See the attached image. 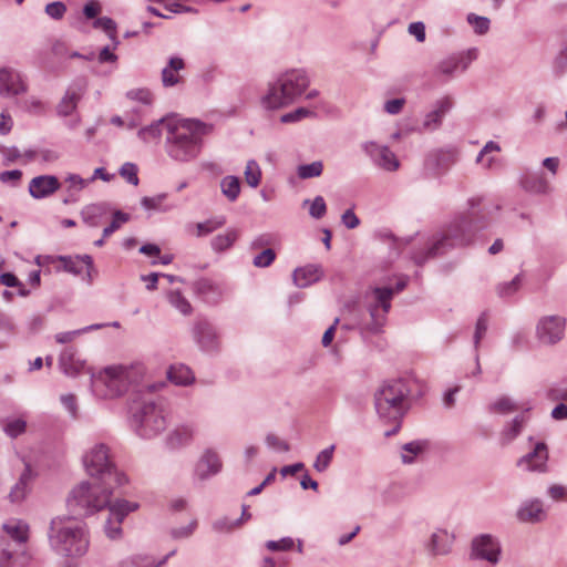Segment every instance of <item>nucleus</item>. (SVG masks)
<instances>
[{"instance_id":"f257e3e1","label":"nucleus","mask_w":567,"mask_h":567,"mask_svg":"<svg viewBox=\"0 0 567 567\" xmlns=\"http://www.w3.org/2000/svg\"><path fill=\"white\" fill-rule=\"evenodd\" d=\"M83 464L92 482H81L70 493L66 505L74 514H93L110 503L112 491L126 483L110 456L109 447L97 443L83 456Z\"/></svg>"},{"instance_id":"f03ea898","label":"nucleus","mask_w":567,"mask_h":567,"mask_svg":"<svg viewBox=\"0 0 567 567\" xmlns=\"http://www.w3.org/2000/svg\"><path fill=\"white\" fill-rule=\"evenodd\" d=\"M480 198L468 199L470 210L456 216L444 229L435 234L429 241L426 249L415 251L413 260L422 266L430 259L445 255L454 248L468 245L476 230L486 227L485 214L476 212L480 206Z\"/></svg>"},{"instance_id":"7ed1b4c3","label":"nucleus","mask_w":567,"mask_h":567,"mask_svg":"<svg viewBox=\"0 0 567 567\" xmlns=\"http://www.w3.org/2000/svg\"><path fill=\"white\" fill-rule=\"evenodd\" d=\"M212 126L194 118L167 121L164 148L174 162L185 164L195 161L202 153L204 137Z\"/></svg>"},{"instance_id":"20e7f679","label":"nucleus","mask_w":567,"mask_h":567,"mask_svg":"<svg viewBox=\"0 0 567 567\" xmlns=\"http://www.w3.org/2000/svg\"><path fill=\"white\" fill-rule=\"evenodd\" d=\"M70 515L56 516L51 519L48 532L50 548L59 556L65 558L83 557L90 547V537L85 524L78 519L81 517L71 509ZM87 514H82L86 516Z\"/></svg>"},{"instance_id":"39448f33","label":"nucleus","mask_w":567,"mask_h":567,"mask_svg":"<svg viewBox=\"0 0 567 567\" xmlns=\"http://www.w3.org/2000/svg\"><path fill=\"white\" fill-rule=\"evenodd\" d=\"M310 79L303 69H290L279 73L267 84L260 105L267 111H277L295 103L308 89Z\"/></svg>"},{"instance_id":"423d86ee","label":"nucleus","mask_w":567,"mask_h":567,"mask_svg":"<svg viewBox=\"0 0 567 567\" xmlns=\"http://www.w3.org/2000/svg\"><path fill=\"white\" fill-rule=\"evenodd\" d=\"M145 369L141 363L112 365L91 377L93 394L100 399H115L136 386Z\"/></svg>"},{"instance_id":"0eeeda50","label":"nucleus","mask_w":567,"mask_h":567,"mask_svg":"<svg viewBox=\"0 0 567 567\" xmlns=\"http://www.w3.org/2000/svg\"><path fill=\"white\" fill-rule=\"evenodd\" d=\"M131 424L143 439H152L164 432L171 421L169 403L162 396H147L132 406Z\"/></svg>"},{"instance_id":"6e6552de","label":"nucleus","mask_w":567,"mask_h":567,"mask_svg":"<svg viewBox=\"0 0 567 567\" xmlns=\"http://www.w3.org/2000/svg\"><path fill=\"white\" fill-rule=\"evenodd\" d=\"M410 388L402 379L384 382L374 394V406L379 417L384 421H399L406 412V399Z\"/></svg>"},{"instance_id":"1a4fd4ad","label":"nucleus","mask_w":567,"mask_h":567,"mask_svg":"<svg viewBox=\"0 0 567 567\" xmlns=\"http://www.w3.org/2000/svg\"><path fill=\"white\" fill-rule=\"evenodd\" d=\"M394 296V290L391 287H375L367 295L368 311L371 317V322L368 324V330L378 333L385 324L386 315L391 309V300Z\"/></svg>"},{"instance_id":"9d476101","label":"nucleus","mask_w":567,"mask_h":567,"mask_svg":"<svg viewBox=\"0 0 567 567\" xmlns=\"http://www.w3.org/2000/svg\"><path fill=\"white\" fill-rule=\"evenodd\" d=\"M106 506H109L110 515L105 522V533L109 538L116 539L122 535V522L131 512L137 509L138 504L126 499H117L113 504L110 502Z\"/></svg>"},{"instance_id":"9b49d317","label":"nucleus","mask_w":567,"mask_h":567,"mask_svg":"<svg viewBox=\"0 0 567 567\" xmlns=\"http://www.w3.org/2000/svg\"><path fill=\"white\" fill-rule=\"evenodd\" d=\"M25 76L14 68H0V96L11 99L28 92Z\"/></svg>"},{"instance_id":"f8f14e48","label":"nucleus","mask_w":567,"mask_h":567,"mask_svg":"<svg viewBox=\"0 0 567 567\" xmlns=\"http://www.w3.org/2000/svg\"><path fill=\"white\" fill-rule=\"evenodd\" d=\"M223 470V461L214 449L203 451L193 470L194 482H205L218 475Z\"/></svg>"},{"instance_id":"ddd939ff","label":"nucleus","mask_w":567,"mask_h":567,"mask_svg":"<svg viewBox=\"0 0 567 567\" xmlns=\"http://www.w3.org/2000/svg\"><path fill=\"white\" fill-rule=\"evenodd\" d=\"M502 548L498 539L489 534H482L472 542V556L495 566L501 559Z\"/></svg>"},{"instance_id":"4468645a","label":"nucleus","mask_w":567,"mask_h":567,"mask_svg":"<svg viewBox=\"0 0 567 567\" xmlns=\"http://www.w3.org/2000/svg\"><path fill=\"white\" fill-rule=\"evenodd\" d=\"M566 320L560 316H546L536 326V336L544 344H555L565 334Z\"/></svg>"},{"instance_id":"2eb2a0df","label":"nucleus","mask_w":567,"mask_h":567,"mask_svg":"<svg viewBox=\"0 0 567 567\" xmlns=\"http://www.w3.org/2000/svg\"><path fill=\"white\" fill-rule=\"evenodd\" d=\"M362 150L374 165L386 172H395L400 167L399 159L386 145H380L375 142H365L362 144Z\"/></svg>"},{"instance_id":"dca6fc26","label":"nucleus","mask_w":567,"mask_h":567,"mask_svg":"<svg viewBox=\"0 0 567 567\" xmlns=\"http://www.w3.org/2000/svg\"><path fill=\"white\" fill-rule=\"evenodd\" d=\"M476 58V49H470L465 53L451 55L437 63L435 66V75L449 79L457 71L464 72Z\"/></svg>"},{"instance_id":"f3484780","label":"nucleus","mask_w":567,"mask_h":567,"mask_svg":"<svg viewBox=\"0 0 567 567\" xmlns=\"http://www.w3.org/2000/svg\"><path fill=\"white\" fill-rule=\"evenodd\" d=\"M454 101L450 95L437 99L432 109L424 115L421 130L425 132H434L439 130L443 123L444 116L453 109Z\"/></svg>"},{"instance_id":"a211bd4d","label":"nucleus","mask_w":567,"mask_h":567,"mask_svg":"<svg viewBox=\"0 0 567 567\" xmlns=\"http://www.w3.org/2000/svg\"><path fill=\"white\" fill-rule=\"evenodd\" d=\"M194 338L203 351L213 352L218 349L219 339L215 327L206 319L195 322L193 329Z\"/></svg>"},{"instance_id":"6ab92c4d","label":"nucleus","mask_w":567,"mask_h":567,"mask_svg":"<svg viewBox=\"0 0 567 567\" xmlns=\"http://www.w3.org/2000/svg\"><path fill=\"white\" fill-rule=\"evenodd\" d=\"M61 187V183L54 175H39L29 183V194L34 199H42L53 195Z\"/></svg>"},{"instance_id":"aec40b11","label":"nucleus","mask_w":567,"mask_h":567,"mask_svg":"<svg viewBox=\"0 0 567 567\" xmlns=\"http://www.w3.org/2000/svg\"><path fill=\"white\" fill-rule=\"evenodd\" d=\"M454 536L446 529H435L425 544V549L432 556L447 555L453 546Z\"/></svg>"},{"instance_id":"412c9836","label":"nucleus","mask_w":567,"mask_h":567,"mask_svg":"<svg viewBox=\"0 0 567 567\" xmlns=\"http://www.w3.org/2000/svg\"><path fill=\"white\" fill-rule=\"evenodd\" d=\"M548 461V449L544 442L535 444L532 452L524 455L519 461L518 465L524 466L528 471H545L546 463Z\"/></svg>"},{"instance_id":"4be33fe9","label":"nucleus","mask_w":567,"mask_h":567,"mask_svg":"<svg viewBox=\"0 0 567 567\" xmlns=\"http://www.w3.org/2000/svg\"><path fill=\"white\" fill-rule=\"evenodd\" d=\"M195 425L193 423H183L175 426L166 436V445L171 450H177L184 447L194 439Z\"/></svg>"},{"instance_id":"5701e85b","label":"nucleus","mask_w":567,"mask_h":567,"mask_svg":"<svg viewBox=\"0 0 567 567\" xmlns=\"http://www.w3.org/2000/svg\"><path fill=\"white\" fill-rule=\"evenodd\" d=\"M195 295L202 298L206 303L217 305L223 298V289L207 278H200L193 284Z\"/></svg>"},{"instance_id":"b1692460","label":"nucleus","mask_w":567,"mask_h":567,"mask_svg":"<svg viewBox=\"0 0 567 567\" xmlns=\"http://www.w3.org/2000/svg\"><path fill=\"white\" fill-rule=\"evenodd\" d=\"M84 87L82 85H71L64 96L61 99L56 106V113L60 116H70L76 110L78 103L82 99Z\"/></svg>"},{"instance_id":"393cba45","label":"nucleus","mask_w":567,"mask_h":567,"mask_svg":"<svg viewBox=\"0 0 567 567\" xmlns=\"http://www.w3.org/2000/svg\"><path fill=\"white\" fill-rule=\"evenodd\" d=\"M545 517L543 502L538 498L524 502L517 511V518L523 523H538Z\"/></svg>"},{"instance_id":"a878e982","label":"nucleus","mask_w":567,"mask_h":567,"mask_svg":"<svg viewBox=\"0 0 567 567\" xmlns=\"http://www.w3.org/2000/svg\"><path fill=\"white\" fill-rule=\"evenodd\" d=\"M185 69V61L179 56H171L167 65L161 72V80L164 87H173L182 82L179 71Z\"/></svg>"},{"instance_id":"bb28decb","label":"nucleus","mask_w":567,"mask_h":567,"mask_svg":"<svg viewBox=\"0 0 567 567\" xmlns=\"http://www.w3.org/2000/svg\"><path fill=\"white\" fill-rule=\"evenodd\" d=\"M59 364L66 375L75 377L84 368L85 362L80 359L75 348L68 347L61 352Z\"/></svg>"},{"instance_id":"cd10ccee","label":"nucleus","mask_w":567,"mask_h":567,"mask_svg":"<svg viewBox=\"0 0 567 567\" xmlns=\"http://www.w3.org/2000/svg\"><path fill=\"white\" fill-rule=\"evenodd\" d=\"M520 186L528 193L544 195L550 192V186L542 173L526 172L520 177Z\"/></svg>"},{"instance_id":"c85d7f7f","label":"nucleus","mask_w":567,"mask_h":567,"mask_svg":"<svg viewBox=\"0 0 567 567\" xmlns=\"http://www.w3.org/2000/svg\"><path fill=\"white\" fill-rule=\"evenodd\" d=\"M322 269L318 265H307L295 269L292 279L296 286L300 288L309 287L322 278Z\"/></svg>"},{"instance_id":"c756f323","label":"nucleus","mask_w":567,"mask_h":567,"mask_svg":"<svg viewBox=\"0 0 567 567\" xmlns=\"http://www.w3.org/2000/svg\"><path fill=\"white\" fill-rule=\"evenodd\" d=\"M109 212L106 203L90 204L82 208L81 218L87 226L97 227Z\"/></svg>"},{"instance_id":"7c9ffc66","label":"nucleus","mask_w":567,"mask_h":567,"mask_svg":"<svg viewBox=\"0 0 567 567\" xmlns=\"http://www.w3.org/2000/svg\"><path fill=\"white\" fill-rule=\"evenodd\" d=\"M59 261L62 264V269L72 275H80L84 267L90 269L93 265L92 257L89 255L76 257L60 256Z\"/></svg>"},{"instance_id":"2f4dec72","label":"nucleus","mask_w":567,"mask_h":567,"mask_svg":"<svg viewBox=\"0 0 567 567\" xmlns=\"http://www.w3.org/2000/svg\"><path fill=\"white\" fill-rule=\"evenodd\" d=\"M175 554L176 550L174 549L157 563L148 556L133 555L131 557L123 559L120 563V567H162L163 565L166 564L168 558L174 556Z\"/></svg>"},{"instance_id":"473e14b6","label":"nucleus","mask_w":567,"mask_h":567,"mask_svg":"<svg viewBox=\"0 0 567 567\" xmlns=\"http://www.w3.org/2000/svg\"><path fill=\"white\" fill-rule=\"evenodd\" d=\"M168 380L176 385H188L195 380L193 371L185 364H174L167 370Z\"/></svg>"},{"instance_id":"72a5a7b5","label":"nucleus","mask_w":567,"mask_h":567,"mask_svg":"<svg viewBox=\"0 0 567 567\" xmlns=\"http://www.w3.org/2000/svg\"><path fill=\"white\" fill-rule=\"evenodd\" d=\"M238 237L239 231L235 228H229L226 233L215 236L210 241V246L214 251L221 252L229 249Z\"/></svg>"},{"instance_id":"f704fd0d","label":"nucleus","mask_w":567,"mask_h":567,"mask_svg":"<svg viewBox=\"0 0 567 567\" xmlns=\"http://www.w3.org/2000/svg\"><path fill=\"white\" fill-rule=\"evenodd\" d=\"M221 194L230 202L237 200L240 194V181L237 176L227 175L220 181Z\"/></svg>"},{"instance_id":"c9c22d12","label":"nucleus","mask_w":567,"mask_h":567,"mask_svg":"<svg viewBox=\"0 0 567 567\" xmlns=\"http://www.w3.org/2000/svg\"><path fill=\"white\" fill-rule=\"evenodd\" d=\"M30 481H31V470H30V466L27 465L23 473L21 474L19 481L11 488L9 496L12 502H20L25 497L27 491H28V485H29Z\"/></svg>"},{"instance_id":"e433bc0d","label":"nucleus","mask_w":567,"mask_h":567,"mask_svg":"<svg viewBox=\"0 0 567 567\" xmlns=\"http://www.w3.org/2000/svg\"><path fill=\"white\" fill-rule=\"evenodd\" d=\"M427 447V441L416 440L402 446L401 458L404 464H412L416 455Z\"/></svg>"},{"instance_id":"4c0bfd02","label":"nucleus","mask_w":567,"mask_h":567,"mask_svg":"<svg viewBox=\"0 0 567 567\" xmlns=\"http://www.w3.org/2000/svg\"><path fill=\"white\" fill-rule=\"evenodd\" d=\"M166 123L167 122L164 118L155 121L152 124L140 128L137 132V136L144 143H148L152 140L158 138L162 134V126L166 127Z\"/></svg>"},{"instance_id":"58836bf2","label":"nucleus","mask_w":567,"mask_h":567,"mask_svg":"<svg viewBox=\"0 0 567 567\" xmlns=\"http://www.w3.org/2000/svg\"><path fill=\"white\" fill-rule=\"evenodd\" d=\"M226 224L225 216H216L205 221L196 224V236L203 237L212 234L216 229L223 227Z\"/></svg>"},{"instance_id":"ea45409f","label":"nucleus","mask_w":567,"mask_h":567,"mask_svg":"<svg viewBox=\"0 0 567 567\" xmlns=\"http://www.w3.org/2000/svg\"><path fill=\"white\" fill-rule=\"evenodd\" d=\"M522 282L523 274H518L512 280L498 284L496 292L501 298L512 297L520 289Z\"/></svg>"},{"instance_id":"a19ab883","label":"nucleus","mask_w":567,"mask_h":567,"mask_svg":"<svg viewBox=\"0 0 567 567\" xmlns=\"http://www.w3.org/2000/svg\"><path fill=\"white\" fill-rule=\"evenodd\" d=\"M167 194L161 193L155 196H144L141 199V206L146 210L167 212L171 209L168 206H163L166 200Z\"/></svg>"},{"instance_id":"79ce46f5","label":"nucleus","mask_w":567,"mask_h":567,"mask_svg":"<svg viewBox=\"0 0 567 567\" xmlns=\"http://www.w3.org/2000/svg\"><path fill=\"white\" fill-rule=\"evenodd\" d=\"M168 302L184 316L190 315L193 311L189 301L181 293L179 290H172L167 295Z\"/></svg>"},{"instance_id":"37998d69","label":"nucleus","mask_w":567,"mask_h":567,"mask_svg":"<svg viewBox=\"0 0 567 567\" xmlns=\"http://www.w3.org/2000/svg\"><path fill=\"white\" fill-rule=\"evenodd\" d=\"M323 163L321 161H315L309 164H301L297 167V175L301 179H309L318 177L322 174Z\"/></svg>"},{"instance_id":"c03bdc74","label":"nucleus","mask_w":567,"mask_h":567,"mask_svg":"<svg viewBox=\"0 0 567 567\" xmlns=\"http://www.w3.org/2000/svg\"><path fill=\"white\" fill-rule=\"evenodd\" d=\"M334 450L336 445L331 444L330 446L319 452L313 463V468L317 472L323 473L328 470L332 462Z\"/></svg>"},{"instance_id":"a18cd8bd","label":"nucleus","mask_w":567,"mask_h":567,"mask_svg":"<svg viewBox=\"0 0 567 567\" xmlns=\"http://www.w3.org/2000/svg\"><path fill=\"white\" fill-rule=\"evenodd\" d=\"M246 183L256 188L260 184L261 179V169L259 164L255 159H250L246 164V168L244 172Z\"/></svg>"},{"instance_id":"49530a36","label":"nucleus","mask_w":567,"mask_h":567,"mask_svg":"<svg viewBox=\"0 0 567 567\" xmlns=\"http://www.w3.org/2000/svg\"><path fill=\"white\" fill-rule=\"evenodd\" d=\"M25 430L27 422L21 417L9 419L6 421L3 425L4 433L11 439H16L19 435L23 434Z\"/></svg>"},{"instance_id":"de8ad7c7","label":"nucleus","mask_w":567,"mask_h":567,"mask_svg":"<svg viewBox=\"0 0 567 567\" xmlns=\"http://www.w3.org/2000/svg\"><path fill=\"white\" fill-rule=\"evenodd\" d=\"M3 528L18 544H23L28 540V526L25 524H4Z\"/></svg>"},{"instance_id":"09e8293b","label":"nucleus","mask_w":567,"mask_h":567,"mask_svg":"<svg viewBox=\"0 0 567 567\" xmlns=\"http://www.w3.org/2000/svg\"><path fill=\"white\" fill-rule=\"evenodd\" d=\"M94 28L103 29L109 38L114 42V49L117 47L118 41L116 40V23L109 17L97 18L94 23Z\"/></svg>"},{"instance_id":"8fccbe9b","label":"nucleus","mask_w":567,"mask_h":567,"mask_svg":"<svg viewBox=\"0 0 567 567\" xmlns=\"http://www.w3.org/2000/svg\"><path fill=\"white\" fill-rule=\"evenodd\" d=\"M491 411L507 414L518 410L516 403L508 396L498 398L491 406Z\"/></svg>"},{"instance_id":"3c124183","label":"nucleus","mask_w":567,"mask_h":567,"mask_svg":"<svg viewBox=\"0 0 567 567\" xmlns=\"http://www.w3.org/2000/svg\"><path fill=\"white\" fill-rule=\"evenodd\" d=\"M130 220V215L126 213H123L122 210H115L113 213V220L112 223L103 229V237L106 238L111 236L115 230H117L122 224H125Z\"/></svg>"},{"instance_id":"603ef678","label":"nucleus","mask_w":567,"mask_h":567,"mask_svg":"<svg viewBox=\"0 0 567 567\" xmlns=\"http://www.w3.org/2000/svg\"><path fill=\"white\" fill-rule=\"evenodd\" d=\"M467 22L473 27L475 33L480 35L485 34L489 30L491 21L486 17L470 13L467 16Z\"/></svg>"},{"instance_id":"864d4df0","label":"nucleus","mask_w":567,"mask_h":567,"mask_svg":"<svg viewBox=\"0 0 567 567\" xmlns=\"http://www.w3.org/2000/svg\"><path fill=\"white\" fill-rule=\"evenodd\" d=\"M315 113L307 107H298L291 112H288L280 117L281 123H295L302 118L313 116Z\"/></svg>"},{"instance_id":"5fc2aeb1","label":"nucleus","mask_w":567,"mask_h":567,"mask_svg":"<svg viewBox=\"0 0 567 567\" xmlns=\"http://www.w3.org/2000/svg\"><path fill=\"white\" fill-rule=\"evenodd\" d=\"M524 421V416L517 415L513 419L512 423L504 429L503 436L507 442L513 441L520 433Z\"/></svg>"},{"instance_id":"6e6d98bb","label":"nucleus","mask_w":567,"mask_h":567,"mask_svg":"<svg viewBox=\"0 0 567 567\" xmlns=\"http://www.w3.org/2000/svg\"><path fill=\"white\" fill-rule=\"evenodd\" d=\"M275 250L271 248H267L254 257L252 265L257 268H266L270 266L275 261Z\"/></svg>"},{"instance_id":"4d7b16f0","label":"nucleus","mask_w":567,"mask_h":567,"mask_svg":"<svg viewBox=\"0 0 567 567\" xmlns=\"http://www.w3.org/2000/svg\"><path fill=\"white\" fill-rule=\"evenodd\" d=\"M120 175L130 184L138 185L137 166L134 163L126 162L120 168Z\"/></svg>"},{"instance_id":"13d9d810","label":"nucleus","mask_w":567,"mask_h":567,"mask_svg":"<svg viewBox=\"0 0 567 567\" xmlns=\"http://www.w3.org/2000/svg\"><path fill=\"white\" fill-rule=\"evenodd\" d=\"M487 328H488L487 313L483 312L478 317V319L476 321V326H475V332H474V347H475V349L478 348V344H480L481 340L484 338V336H485V333L487 331Z\"/></svg>"},{"instance_id":"bf43d9fd","label":"nucleus","mask_w":567,"mask_h":567,"mask_svg":"<svg viewBox=\"0 0 567 567\" xmlns=\"http://www.w3.org/2000/svg\"><path fill=\"white\" fill-rule=\"evenodd\" d=\"M197 528V520L193 519L188 525L177 528H172L169 534L175 540L189 538Z\"/></svg>"},{"instance_id":"052dcab7","label":"nucleus","mask_w":567,"mask_h":567,"mask_svg":"<svg viewBox=\"0 0 567 567\" xmlns=\"http://www.w3.org/2000/svg\"><path fill=\"white\" fill-rule=\"evenodd\" d=\"M130 100L141 102L142 104L150 105L153 102V95L147 89H133L126 92Z\"/></svg>"},{"instance_id":"680f3d73","label":"nucleus","mask_w":567,"mask_h":567,"mask_svg":"<svg viewBox=\"0 0 567 567\" xmlns=\"http://www.w3.org/2000/svg\"><path fill=\"white\" fill-rule=\"evenodd\" d=\"M241 525V519H229L228 517H223L219 519H216L213 523V529L218 533H228L233 530L236 527H239Z\"/></svg>"},{"instance_id":"e2e57ef3","label":"nucleus","mask_w":567,"mask_h":567,"mask_svg":"<svg viewBox=\"0 0 567 567\" xmlns=\"http://www.w3.org/2000/svg\"><path fill=\"white\" fill-rule=\"evenodd\" d=\"M60 401H61L62 405L64 406V409L69 412L70 416L74 420L78 419L79 408H78V401H76L75 395L72 393L62 394L60 396Z\"/></svg>"},{"instance_id":"0e129e2a","label":"nucleus","mask_w":567,"mask_h":567,"mask_svg":"<svg viewBox=\"0 0 567 567\" xmlns=\"http://www.w3.org/2000/svg\"><path fill=\"white\" fill-rule=\"evenodd\" d=\"M44 11L53 20H61L66 12V6L62 1H54L48 3Z\"/></svg>"},{"instance_id":"69168bd1","label":"nucleus","mask_w":567,"mask_h":567,"mask_svg":"<svg viewBox=\"0 0 567 567\" xmlns=\"http://www.w3.org/2000/svg\"><path fill=\"white\" fill-rule=\"evenodd\" d=\"M295 545V542L291 537H284L279 540H268L266 543L267 549L271 551H286L290 550Z\"/></svg>"},{"instance_id":"338daca9","label":"nucleus","mask_w":567,"mask_h":567,"mask_svg":"<svg viewBox=\"0 0 567 567\" xmlns=\"http://www.w3.org/2000/svg\"><path fill=\"white\" fill-rule=\"evenodd\" d=\"M327 212V205L322 196H316L312 200L309 209V214L311 217L316 219H320L324 216Z\"/></svg>"},{"instance_id":"774afa93","label":"nucleus","mask_w":567,"mask_h":567,"mask_svg":"<svg viewBox=\"0 0 567 567\" xmlns=\"http://www.w3.org/2000/svg\"><path fill=\"white\" fill-rule=\"evenodd\" d=\"M547 396L551 401L567 402V384L551 386L547 392Z\"/></svg>"}]
</instances>
